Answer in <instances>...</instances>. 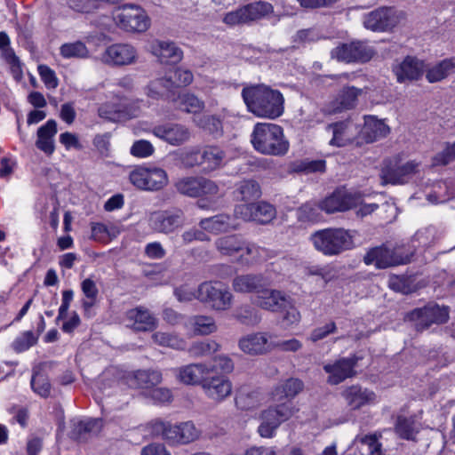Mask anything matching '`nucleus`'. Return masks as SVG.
Masks as SVG:
<instances>
[{"label": "nucleus", "instance_id": "f257e3e1", "mask_svg": "<svg viewBox=\"0 0 455 455\" xmlns=\"http://www.w3.org/2000/svg\"><path fill=\"white\" fill-rule=\"evenodd\" d=\"M242 96L248 110L258 117L275 119L283 113V94L267 85L245 87Z\"/></svg>", "mask_w": 455, "mask_h": 455}, {"label": "nucleus", "instance_id": "f03ea898", "mask_svg": "<svg viewBox=\"0 0 455 455\" xmlns=\"http://www.w3.org/2000/svg\"><path fill=\"white\" fill-rule=\"evenodd\" d=\"M251 142L256 151L267 156H284L290 147L283 129L272 123L256 124L251 134Z\"/></svg>", "mask_w": 455, "mask_h": 455}, {"label": "nucleus", "instance_id": "7ed1b4c3", "mask_svg": "<svg viewBox=\"0 0 455 455\" xmlns=\"http://www.w3.org/2000/svg\"><path fill=\"white\" fill-rule=\"evenodd\" d=\"M315 249L326 256H334L354 246L353 235L344 228H324L311 235Z\"/></svg>", "mask_w": 455, "mask_h": 455}, {"label": "nucleus", "instance_id": "20e7f679", "mask_svg": "<svg viewBox=\"0 0 455 455\" xmlns=\"http://www.w3.org/2000/svg\"><path fill=\"white\" fill-rule=\"evenodd\" d=\"M297 411L291 402L281 403L260 411L257 433L262 438L271 439L276 435L279 427L289 420Z\"/></svg>", "mask_w": 455, "mask_h": 455}, {"label": "nucleus", "instance_id": "39448f33", "mask_svg": "<svg viewBox=\"0 0 455 455\" xmlns=\"http://www.w3.org/2000/svg\"><path fill=\"white\" fill-rule=\"evenodd\" d=\"M273 12L272 4L258 0L228 12L224 16L223 21L228 26H251L254 21L265 18Z\"/></svg>", "mask_w": 455, "mask_h": 455}, {"label": "nucleus", "instance_id": "423d86ee", "mask_svg": "<svg viewBox=\"0 0 455 455\" xmlns=\"http://www.w3.org/2000/svg\"><path fill=\"white\" fill-rule=\"evenodd\" d=\"M413 252L404 246L387 248L379 246L371 249L363 257L366 265H374L377 268H387L410 262Z\"/></svg>", "mask_w": 455, "mask_h": 455}, {"label": "nucleus", "instance_id": "0eeeda50", "mask_svg": "<svg viewBox=\"0 0 455 455\" xmlns=\"http://www.w3.org/2000/svg\"><path fill=\"white\" fill-rule=\"evenodd\" d=\"M233 299L229 290L219 282H204L197 288V299L215 311L228 310Z\"/></svg>", "mask_w": 455, "mask_h": 455}, {"label": "nucleus", "instance_id": "6e6552de", "mask_svg": "<svg viewBox=\"0 0 455 455\" xmlns=\"http://www.w3.org/2000/svg\"><path fill=\"white\" fill-rule=\"evenodd\" d=\"M140 113V102H128L125 99L114 96L111 100L101 104L98 109L100 117L111 122L125 121Z\"/></svg>", "mask_w": 455, "mask_h": 455}, {"label": "nucleus", "instance_id": "1a4fd4ad", "mask_svg": "<svg viewBox=\"0 0 455 455\" xmlns=\"http://www.w3.org/2000/svg\"><path fill=\"white\" fill-rule=\"evenodd\" d=\"M129 180L139 189L159 190L168 183V175L161 168L136 167L129 173Z\"/></svg>", "mask_w": 455, "mask_h": 455}, {"label": "nucleus", "instance_id": "9d476101", "mask_svg": "<svg viewBox=\"0 0 455 455\" xmlns=\"http://www.w3.org/2000/svg\"><path fill=\"white\" fill-rule=\"evenodd\" d=\"M407 14L393 7H381L368 13L363 20L365 28H394L405 26Z\"/></svg>", "mask_w": 455, "mask_h": 455}, {"label": "nucleus", "instance_id": "9b49d317", "mask_svg": "<svg viewBox=\"0 0 455 455\" xmlns=\"http://www.w3.org/2000/svg\"><path fill=\"white\" fill-rule=\"evenodd\" d=\"M148 221L153 231L169 235L183 227L185 215L180 209L157 211L150 213Z\"/></svg>", "mask_w": 455, "mask_h": 455}, {"label": "nucleus", "instance_id": "f8f14e48", "mask_svg": "<svg viewBox=\"0 0 455 455\" xmlns=\"http://www.w3.org/2000/svg\"><path fill=\"white\" fill-rule=\"evenodd\" d=\"M179 193L189 197L216 196L219 194L218 185L203 177H183L175 183Z\"/></svg>", "mask_w": 455, "mask_h": 455}, {"label": "nucleus", "instance_id": "ddd939ff", "mask_svg": "<svg viewBox=\"0 0 455 455\" xmlns=\"http://www.w3.org/2000/svg\"><path fill=\"white\" fill-rule=\"evenodd\" d=\"M112 19L116 26L123 28H139L150 26L146 12L136 4H124L113 12Z\"/></svg>", "mask_w": 455, "mask_h": 455}, {"label": "nucleus", "instance_id": "4468645a", "mask_svg": "<svg viewBox=\"0 0 455 455\" xmlns=\"http://www.w3.org/2000/svg\"><path fill=\"white\" fill-rule=\"evenodd\" d=\"M234 213L235 218L259 224H267L276 216L275 207L266 202L238 204L235 206Z\"/></svg>", "mask_w": 455, "mask_h": 455}, {"label": "nucleus", "instance_id": "2eb2a0df", "mask_svg": "<svg viewBox=\"0 0 455 455\" xmlns=\"http://www.w3.org/2000/svg\"><path fill=\"white\" fill-rule=\"evenodd\" d=\"M410 318L416 321V327L423 330L432 323H443L449 319V311L446 307H440L437 304L429 303L424 307L416 308L410 313Z\"/></svg>", "mask_w": 455, "mask_h": 455}, {"label": "nucleus", "instance_id": "dca6fc26", "mask_svg": "<svg viewBox=\"0 0 455 455\" xmlns=\"http://www.w3.org/2000/svg\"><path fill=\"white\" fill-rule=\"evenodd\" d=\"M152 133L159 140L173 147L181 146L188 142L191 138L189 128L176 123L156 125L152 129Z\"/></svg>", "mask_w": 455, "mask_h": 455}, {"label": "nucleus", "instance_id": "f3484780", "mask_svg": "<svg viewBox=\"0 0 455 455\" xmlns=\"http://www.w3.org/2000/svg\"><path fill=\"white\" fill-rule=\"evenodd\" d=\"M359 199V192H350L345 188H339L323 199L319 207L327 213L345 212L355 207Z\"/></svg>", "mask_w": 455, "mask_h": 455}, {"label": "nucleus", "instance_id": "a211bd4d", "mask_svg": "<svg viewBox=\"0 0 455 455\" xmlns=\"http://www.w3.org/2000/svg\"><path fill=\"white\" fill-rule=\"evenodd\" d=\"M373 53L371 47L359 41L343 44L331 51L332 58L347 63L366 62L372 58Z\"/></svg>", "mask_w": 455, "mask_h": 455}, {"label": "nucleus", "instance_id": "6ab92c4d", "mask_svg": "<svg viewBox=\"0 0 455 455\" xmlns=\"http://www.w3.org/2000/svg\"><path fill=\"white\" fill-rule=\"evenodd\" d=\"M356 363L355 356L343 357L326 363L323 365V370L328 374L327 382L331 385H338L345 379L354 377Z\"/></svg>", "mask_w": 455, "mask_h": 455}, {"label": "nucleus", "instance_id": "aec40b11", "mask_svg": "<svg viewBox=\"0 0 455 455\" xmlns=\"http://www.w3.org/2000/svg\"><path fill=\"white\" fill-rule=\"evenodd\" d=\"M419 164L416 161L395 163L386 165L380 174L382 184H402L419 172Z\"/></svg>", "mask_w": 455, "mask_h": 455}, {"label": "nucleus", "instance_id": "412c9836", "mask_svg": "<svg viewBox=\"0 0 455 455\" xmlns=\"http://www.w3.org/2000/svg\"><path fill=\"white\" fill-rule=\"evenodd\" d=\"M126 326L135 331H151L157 327V318L146 307H137L126 312Z\"/></svg>", "mask_w": 455, "mask_h": 455}, {"label": "nucleus", "instance_id": "4be33fe9", "mask_svg": "<svg viewBox=\"0 0 455 455\" xmlns=\"http://www.w3.org/2000/svg\"><path fill=\"white\" fill-rule=\"evenodd\" d=\"M239 348L250 355H260L270 352L274 343L266 332H254L243 336L238 341Z\"/></svg>", "mask_w": 455, "mask_h": 455}, {"label": "nucleus", "instance_id": "5701e85b", "mask_svg": "<svg viewBox=\"0 0 455 455\" xmlns=\"http://www.w3.org/2000/svg\"><path fill=\"white\" fill-rule=\"evenodd\" d=\"M124 384L132 388H151L162 382L163 377L157 370H137L125 372L123 377Z\"/></svg>", "mask_w": 455, "mask_h": 455}, {"label": "nucleus", "instance_id": "b1692460", "mask_svg": "<svg viewBox=\"0 0 455 455\" xmlns=\"http://www.w3.org/2000/svg\"><path fill=\"white\" fill-rule=\"evenodd\" d=\"M202 431L192 421L172 425L167 431V443L172 445L188 444L199 439Z\"/></svg>", "mask_w": 455, "mask_h": 455}, {"label": "nucleus", "instance_id": "393cba45", "mask_svg": "<svg viewBox=\"0 0 455 455\" xmlns=\"http://www.w3.org/2000/svg\"><path fill=\"white\" fill-rule=\"evenodd\" d=\"M102 61L116 66L131 65L137 59L135 48L127 44H116L108 47L103 55Z\"/></svg>", "mask_w": 455, "mask_h": 455}, {"label": "nucleus", "instance_id": "a878e982", "mask_svg": "<svg viewBox=\"0 0 455 455\" xmlns=\"http://www.w3.org/2000/svg\"><path fill=\"white\" fill-rule=\"evenodd\" d=\"M148 51L162 63L175 64L183 58V52L173 42L154 40L148 45Z\"/></svg>", "mask_w": 455, "mask_h": 455}, {"label": "nucleus", "instance_id": "bb28decb", "mask_svg": "<svg viewBox=\"0 0 455 455\" xmlns=\"http://www.w3.org/2000/svg\"><path fill=\"white\" fill-rule=\"evenodd\" d=\"M212 371V366L201 363H189L175 370L177 379L186 385H203Z\"/></svg>", "mask_w": 455, "mask_h": 455}, {"label": "nucleus", "instance_id": "cd10ccee", "mask_svg": "<svg viewBox=\"0 0 455 455\" xmlns=\"http://www.w3.org/2000/svg\"><path fill=\"white\" fill-rule=\"evenodd\" d=\"M269 282L263 274H245L235 276L232 281V288L238 293H259L267 287Z\"/></svg>", "mask_w": 455, "mask_h": 455}, {"label": "nucleus", "instance_id": "c85d7f7f", "mask_svg": "<svg viewBox=\"0 0 455 455\" xmlns=\"http://www.w3.org/2000/svg\"><path fill=\"white\" fill-rule=\"evenodd\" d=\"M254 304L262 309L276 312L287 306L288 298L281 291L265 287L256 295Z\"/></svg>", "mask_w": 455, "mask_h": 455}, {"label": "nucleus", "instance_id": "c756f323", "mask_svg": "<svg viewBox=\"0 0 455 455\" xmlns=\"http://www.w3.org/2000/svg\"><path fill=\"white\" fill-rule=\"evenodd\" d=\"M341 395L352 410H358L365 405L374 403L377 399L374 392L357 385L344 388Z\"/></svg>", "mask_w": 455, "mask_h": 455}, {"label": "nucleus", "instance_id": "7c9ffc66", "mask_svg": "<svg viewBox=\"0 0 455 455\" xmlns=\"http://www.w3.org/2000/svg\"><path fill=\"white\" fill-rule=\"evenodd\" d=\"M203 388L210 399L221 402L230 395L233 387L228 378L216 376L209 379L206 378Z\"/></svg>", "mask_w": 455, "mask_h": 455}, {"label": "nucleus", "instance_id": "2f4dec72", "mask_svg": "<svg viewBox=\"0 0 455 455\" xmlns=\"http://www.w3.org/2000/svg\"><path fill=\"white\" fill-rule=\"evenodd\" d=\"M389 126L374 116L364 117V124L360 132V138L367 143H372L387 136Z\"/></svg>", "mask_w": 455, "mask_h": 455}, {"label": "nucleus", "instance_id": "473e14b6", "mask_svg": "<svg viewBox=\"0 0 455 455\" xmlns=\"http://www.w3.org/2000/svg\"><path fill=\"white\" fill-rule=\"evenodd\" d=\"M361 92L362 90L354 86L344 88L335 100L328 103L324 107L323 112L331 115L341 112L345 109L353 108L356 105L357 98Z\"/></svg>", "mask_w": 455, "mask_h": 455}, {"label": "nucleus", "instance_id": "72a5a7b5", "mask_svg": "<svg viewBox=\"0 0 455 455\" xmlns=\"http://www.w3.org/2000/svg\"><path fill=\"white\" fill-rule=\"evenodd\" d=\"M303 382L295 378H290L275 385L270 392L271 399L274 402L291 400L303 390Z\"/></svg>", "mask_w": 455, "mask_h": 455}, {"label": "nucleus", "instance_id": "f704fd0d", "mask_svg": "<svg viewBox=\"0 0 455 455\" xmlns=\"http://www.w3.org/2000/svg\"><path fill=\"white\" fill-rule=\"evenodd\" d=\"M423 62L414 57H406L399 65L394 68L397 81L417 80L423 73Z\"/></svg>", "mask_w": 455, "mask_h": 455}, {"label": "nucleus", "instance_id": "c9c22d12", "mask_svg": "<svg viewBox=\"0 0 455 455\" xmlns=\"http://www.w3.org/2000/svg\"><path fill=\"white\" fill-rule=\"evenodd\" d=\"M199 226L205 231L213 234L228 232L238 228L235 219L229 215L219 214L201 220Z\"/></svg>", "mask_w": 455, "mask_h": 455}, {"label": "nucleus", "instance_id": "e433bc0d", "mask_svg": "<svg viewBox=\"0 0 455 455\" xmlns=\"http://www.w3.org/2000/svg\"><path fill=\"white\" fill-rule=\"evenodd\" d=\"M57 123L53 119L48 120L45 124L37 130V140L36 146L37 148L51 156L55 149L54 137L57 133Z\"/></svg>", "mask_w": 455, "mask_h": 455}, {"label": "nucleus", "instance_id": "4c0bfd02", "mask_svg": "<svg viewBox=\"0 0 455 455\" xmlns=\"http://www.w3.org/2000/svg\"><path fill=\"white\" fill-rule=\"evenodd\" d=\"M270 257V251L263 247L243 242V251L237 257V263L242 266H252L267 260Z\"/></svg>", "mask_w": 455, "mask_h": 455}, {"label": "nucleus", "instance_id": "58836bf2", "mask_svg": "<svg viewBox=\"0 0 455 455\" xmlns=\"http://www.w3.org/2000/svg\"><path fill=\"white\" fill-rule=\"evenodd\" d=\"M71 437L78 441H85L90 436L97 435L102 428V421L100 419H88L84 420H73Z\"/></svg>", "mask_w": 455, "mask_h": 455}, {"label": "nucleus", "instance_id": "ea45409f", "mask_svg": "<svg viewBox=\"0 0 455 455\" xmlns=\"http://www.w3.org/2000/svg\"><path fill=\"white\" fill-rule=\"evenodd\" d=\"M195 336H207L218 331L215 319L210 315H196L189 317L185 324Z\"/></svg>", "mask_w": 455, "mask_h": 455}, {"label": "nucleus", "instance_id": "a19ab883", "mask_svg": "<svg viewBox=\"0 0 455 455\" xmlns=\"http://www.w3.org/2000/svg\"><path fill=\"white\" fill-rule=\"evenodd\" d=\"M353 127L354 125L350 122H339L329 124L327 130L332 133L330 145L340 148L350 143L354 138Z\"/></svg>", "mask_w": 455, "mask_h": 455}, {"label": "nucleus", "instance_id": "79ce46f5", "mask_svg": "<svg viewBox=\"0 0 455 455\" xmlns=\"http://www.w3.org/2000/svg\"><path fill=\"white\" fill-rule=\"evenodd\" d=\"M244 240L238 235H224L215 240V247L221 256L232 257L243 251Z\"/></svg>", "mask_w": 455, "mask_h": 455}, {"label": "nucleus", "instance_id": "37998d69", "mask_svg": "<svg viewBox=\"0 0 455 455\" xmlns=\"http://www.w3.org/2000/svg\"><path fill=\"white\" fill-rule=\"evenodd\" d=\"M235 196L244 204H251L261 196L260 186L254 180H243L235 185Z\"/></svg>", "mask_w": 455, "mask_h": 455}, {"label": "nucleus", "instance_id": "c03bdc74", "mask_svg": "<svg viewBox=\"0 0 455 455\" xmlns=\"http://www.w3.org/2000/svg\"><path fill=\"white\" fill-rule=\"evenodd\" d=\"M152 339L158 346L176 350H184L187 347V341L175 333L156 331L152 334Z\"/></svg>", "mask_w": 455, "mask_h": 455}, {"label": "nucleus", "instance_id": "a18cd8bd", "mask_svg": "<svg viewBox=\"0 0 455 455\" xmlns=\"http://www.w3.org/2000/svg\"><path fill=\"white\" fill-rule=\"evenodd\" d=\"M178 165L190 169L202 164V152L196 148H187L173 154Z\"/></svg>", "mask_w": 455, "mask_h": 455}, {"label": "nucleus", "instance_id": "49530a36", "mask_svg": "<svg viewBox=\"0 0 455 455\" xmlns=\"http://www.w3.org/2000/svg\"><path fill=\"white\" fill-rule=\"evenodd\" d=\"M235 405L241 410H251L260 404V395L257 391L241 387L235 395Z\"/></svg>", "mask_w": 455, "mask_h": 455}, {"label": "nucleus", "instance_id": "de8ad7c7", "mask_svg": "<svg viewBox=\"0 0 455 455\" xmlns=\"http://www.w3.org/2000/svg\"><path fill=\"white\" fill-rule=\"evenodd\" d=\"M225 153L217 147L208 146L202 151V164L204 170L211 172L221 166Z\"/></svg>", "mask_w": 455, "mask_h": 455}, {"label": "nucleus", "instance_id": "09e8293b", "mask_svg": "<svg viewBox=\"0 0 455 455\" xmlns=\"http://www.w3.org/2000/svg\"><path fill=\"white\" fill-rule=\"evenodd\" d=\"M172 100L177 102L180 110L187 113L197 114L204 108V102L190 92L180 94L177 100L173 99Z\"/></svg>", "mask_w": 455, "mask_h": 455}, {"label": "nucleus", "instance_id": "8fccbe9b", "mask_svg": "<svg viewBox=\"0 0 455 455\" xmlns=\"http://www.w3.org/2000/svg\"><path fill=\"white\" fill-rule=\"evenodd\" d=\"M455 72V59H446L430 68L427 72V79L430 83H435L447 77Z\"/></svg>", "mask_w": 455, "mask_h": 455}, {"label": "nucleus", "instance_id": "3c124183", "mask_svg": "<svg viewBox=\"0 0 455 455\" xmlns=\"http://www.w3.org/2000/svg\"><path fill=\"white\" fill-rule=\"evenodd\" d=\"M220 347V344L215 340L206 339L194 342L190 346L188 352L193 357H203L217 352Z\"/></svg>", "mask_w": 455, "mask_h": 455}, {"label": "nucleus", "instance_id": "603ef678", "mask_svg": "<svg viewBox=\"0 0 455 455\" xmlns=\"http://www.w3.org/2000/svg\"><path fill=\"white\" fill-rule=\"evenodd\" d=\"M395 431L401 438L413 440L419 428L416 427L413 418L398 417Z\"/></svg>", "mask_w": 455, "mask_h": 455}, {"label": "nucleus", "instance_id": "864d4df0", "mask_svg": "<svg viewBox=\"0 0 455 455\" xmlns=\"http://www.w3.org/2000/svg\"><path fill=\"white\" fill-rule=\"evenodd\" d=\"M165 93H172V84L166 76L150 82L147 87L146 94L152 99H159Z\"/></svg>", "mask_w": 455, "mask_h": 455}, {"label": "nucleus", "instance_id": "5fc2aeb1", "mask_svg": "<svg viewBox=\"0 0 455 455\" xmlns=\"http://www.w3.org/2000/svg\"><path fill=\"white\" fill-rule=\"evenodd\" d=\"M235 317L242 323L255 325L259 323L261 317L259 311L251 305H243L236 308Z\"/></svg>", "mask_w": 455, "mask_h": 455}, {"label": "nucleus", "instance_id": "6e6d98bb", "mask_svg": "<svg viewBox=\"0 0 455 455\" xmlns=\"http://www.w3.org/2000/svg\"><path fill=\"white\" fill-rule=\"evenodd\" d=\"M172 84V92L175 88L188 86L194 80L193 73L187 68H177L172 74L166 76Z\"/></svg>", "mask_w": 455, "mask_h": 455}, {"label": "nucleus", "instance_id": "4d7b16f0", "mask_svg": "<svg viewBox=\"0 0 455 455\" xmlns=\"http://www.w3.org/2000/svg\"><path fill=\"white\" fill-rule=\"evenodd\" d=\"M38 340V335H36L31 331H26L20 333L12 342V348L18 352H24L36 344Z\"/></svg>", "mask_w": 455, "mask_h": 455}, {"label": "nucleus", "instance_id": "13d9d810", "mask_svg": "<svg viewBox=\"0 0 455 455\" xmlns=\"http://www.w3.org/2000/svg\"><path fill=\"white\" fill-rule=\"evenodd\" d=\"M31 387L41 397H48L50 395L51 384L48 378L41 372H35L33 374Z\"/></svg>", "mask_w": 455, "mask_h": 455}, {"label": "nucleus", "instance_id": "bf43d9fd", "mask_svg": "<svg viewBox=\"0 0 455 455\" xmlns=\"http://www.w3.org/2000/svg\"><path fill=\"white\" fill-rule=\"evenodd\" d=\"M3 59L9 65L13 78L20 81L23 76L22 64L13 50H5Z\"/></svg>", "mask_w": 455, "mask_h": 455}, {"label": "nucleus", "instance_id": "052dcab7", "mask_svg": "<svg viewBox=\"0 0 455 455\" xmlns=\"http://www.w3.org/2000/svg\"><path fill=\"white\" fill-rule=\"evenodd\" d=\"M60 54L64 58H83L87 56L88 51L84 44L82 42H75L64 44L60 47Z\"/></svg>", "mask_w": 455, "mask_h": 455}, {"label": "nucleus", "instance_id": "680f3d73", "mask_svg": "<svg viewBox=\"0 0 455 455\" xmlns=\"http://www.w3.org/2000/svg\"><path fill=\"white\" fill-rule=\"evenodd\" d=\"M154 152V146L150 141L146 140H136L130 149L131 155L139 158H147L152 156Z\"/></svg>", "mask_w": 455, "mask_h": 455}, {"label": "nucleus", "instance_id": "e2e57ef3", "mask_svg": "<svg viewBox=\"0 0 455 455\" xmlns=\"http://www.w3.org/2000/svg\"><path fill=\"white\" fill-rule=\"evenodd\" d=\"M196 125L205 131L214 133L221 130V121L215 116H204L195 121Z\"/></svg>", "mask_w": 455, "mask_h": 455}, {"label": "nucleus", "instance_id": "0e129e2a", "mask_svg": "<svg viewBox=\"0 0 455 455\" xmlns=\"http://www.w3.org/2000/svg\"><path fill=\"white\" fill-rule=\"evenodd\" d=\"M38 74L48 89H55L59 84V79L55 72L46 65H39Z\"/></svg>", "mask_w": 455, "mask_h": 455}, {"label": "nucleus", "instance_id": "69168bd1", "mask_svg": "<svg viewBox=\"0 0 455 455\" xmlns=\"http://www.w3.org/2000/svg\"><path fill=\"white\" fill-rule=\"evenodd\" d=\"M455 159V142L447 144L440 153L436 154L433 158L435 165H446Z\"/></svg>", "mask_w": 455, "mask_h": 455}, {"label": "nucleus", "instance_id": "338daca9", "mask_svg": "<svg viewBox=\"0 0 455 455\" xmlns=\"http://www.w3.org/2000/svg\"><path fill=\"white\" fill-rule=\"evenodd\" d=\"M336 331H337L336 323L334 322H329L323 326L314 329L311 331V333L308 337V339L311 340L312 342H317L321 339H323L328 335H330L331 333H335Z\"/></svg>", "mask_w": 455, "mask_h": 455}, {"label": "nucleus", "instance_id": "774afa93", "mask_svg": "<svg viewBox=\"0 0 455 455\" xmlns=\"http://www.w3.org/2000/svg\"><path fill=\"white\" fill-rule=\"evenodd\" d=\"M355 440L363 444L367 445L371 455H383L382 445L379 442L376 435L357 436Z\"/></svg>", "mask_w": 455, "mask_h": 455}]
</instances>
